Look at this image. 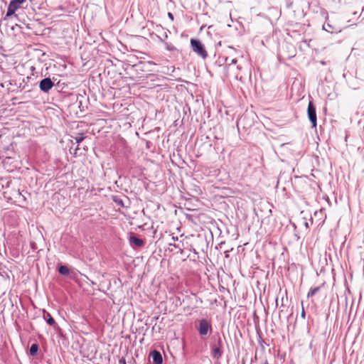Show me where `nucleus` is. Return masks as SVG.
<instances>
[{
  "label": "nucleus",
  "mask_w": 364,
  "mask_h": 364,
  "mask_svg": "<svg viewBox=\"0 0 364 364\" xmlns=\"http://www.w3.org/2000/svg\"><path fill=\"white\" fill-rule=\"evenodd\" d=\"M190 43L191 49L198 56L202 58L204 60L208 58V52L206 51L204 45L200 40L191 38Z\"/></svg>",
  "instance_id": "nucleus-1"
},
{
  "label": "nucleus",
  "mask_w": 364,
  "mask_h": 364,
  "mask_svg": "<svg viewBox=\"0 0 364 364\" xmlns=\"http://www.w3.org/2000/svg\"><path fill=\"white\" fill-rule=\"evenodd\" d=\"M307 114L308 118L311 124L312 128H316L317 126V117L316 112V107L313 102V101L310 100L309 102L308 108H307Z\"/></svg>",
  "instance_id": "nucleus-2"
},
{
  "label": "nucleus",
  "mask_w": 364,
  "mask_h": 364,
  "mask_svg": "<svg viewBox=\"0 0 364 364\" xmlns=\"http://www.w3.org/2000/svg\"><path fill=\"white\" fill-rule=\"evenodd\" d=\"M26 0H11L9 4L5 18L15 14Z\"/></svg>",
  "instance_id": "nucleus-3"
},
{
  "label": "nucleus",
  "mask_w": 364,
  "mask_h": 364,
  "mask_svg": "<svg viewBox=\"0 0 364 364\" xmlns=\"http://www.w3.org/2000/svg\"><path fill=\"white\" fill-rule=\"evenodd\" d=\"M53 86L54 82L50 77H45L39 82V88L42 92L45 93H48V92L53 87Z\"/></svg>",
  "instance_id": "nucleus-4"
},
{
  "label": "nucleus",
  "mask_w": 364,
  "mask_h": 364,
  "mask_svg": "<svg viewBox=\"0 0 364 364\" xmlns=\"http://www.w3.org/2000/svg\"><path fill=\"white\" fill-rule=\"evenodd\" d=\"M318 220L316 221V223L318 226L323 224L325 219L326 218V215L324 214L322 209H321L319 211H316L314 214V217L311 218V223H314V219L317 218Z\"/></svg>",
  "instance_id": "nucleus-5"
},
{
  "label": "nucleus",
  "mask_w": 364,
  "mask_h": 364,
  "mask_svg": "<svg viewBox=\"0 0 364 364\" xmlns=\"http://www.w3.org/2000/svg\"><path fill=\"white\" fill-rule=\"evenodd\" d=\"M210 328V324L206 319L200 320L198 331L201 336L207 335Z\"/></svg>",
  "instance_id": "nucleus-6"
},
{
  "label": "nucleus",
  "mask_w": 364,
  "mask_h": 364,
  "mask_svg": "<svg viewBox=\"0 0 364 364\" xmlns=\"http://www.w3.org/2000/svg\"><path fill=\"white\" fill-rule=\"evenodd\" d=\"M129 242L130 245L132 247H141L144 244L143 240L136 237L133 233H131V235L129 237Z\"/></svg>",
  "instance_id": "nucleus-7"
},
{
  "label": "nucleus",
  "mask_w": 364,
  "mask_h": 364,
  "mask_svg": "<svg viewBox=\"0 0 364 364\" xmlns=\"http://www.w3.org/2000/svg\"><path fill=\"white\" fill-rule=\"evenodd\" d=\"M323 29L331 33H337L341 31L339 27L331 24L329 22H326L323 25Z\"/></svg>",
  "instance_id": "nucleus-8"
},
{
  "label": "nucleus",
  "mask_w": 364,
  "mask_h": 364,
  "mask_svg": "<svg viewBox=\"0 0 364 364\" xmlns=\"http://www.w3.org/2000/svg\"><path fill=\"white\" fill-rule=\"evenodd\" d=\"M11 183V177L0 178V188L1 189L9 188Z\"/></svg>",
  "instance_id": "nucleus-9"
},
{
  "label": "nucleus",
  "mask_w": 364,
  "mask_h": 364,
  "mask_svg": "<svg viewBox=\"0 0 364 364\" xmlns=\"http://www.w3.org/2000/svg\"><path fill=\"white\" fill-rule=\"evenodd\" d=\"M153 361L155 364H161L163 362L162 356L159 351L154 350L152 353Z\"/></svg>",
  "instance_id": "nucleus-10"
},
{
  "label": "nucleus",
  "mask_w": 364,
  "mask_h": 364,
  "mask_svg": "<svg viewBox=\"0 0 364 364\" xmlns=\"http://www.w3.org/2000/svg\"><path fill=\"white\" fill-rule=\"evenodd\" d=\"M43 318L46 320V322L50 326H54L55 324V321L54 318L50 316V314L48 312H46V311H43Z\"/></svg>",
  "instance_id": "nucleus-11"
},
{
  "label": "nucleus",
  "mask_w": 364,
  "mask_h": 364,
  "mask_svg": "<svg viewBox=\"0 0 364 364\" xmlns=\"http://www.w3.org/2000/svg\"><path fill=\"white\" fill-rule=\"evenodd\" d=\"M60 274L68 276L70 274V269L66 266H60L58 269Z\"/></svg>",
  "instance_id": "nucleus-12"
},
{
  "label": "nucleus",
  "mask_w": 364,
  "mask_h": 364,
  "mask_svg": "<svg viewBox=\"0 0 364 364\" xmlns=\"http://www.w3.org/2000/svg\"><path fill=\"white\" fill-rule=\"evenodd\" d=\"M112 200L119 206L124 207V203L122 198L117 196H112Z\"/></svg>",
  "instance_id": "nucleus-13"
},
{
  "label": "nucleus",
  "mask_w": 364,
  "mask_h": 364,
  "mask_svg": "<svg viewBox=\"0 0 364 364\" xmlns=\"http://www.w3.org/2000/svg\"><path fill=\"white\" fill-rule=\"evenodd\" d=\"M213 357L216 358L217 359L220 358L221 355H222V352H221L220 348L216 347V348H213Z\"/></svg>",
  "instance_id": "nucleus-14"
},
{
  "label": "nucleus",
  "mask_w": 364,
  "mask_h": 364,
  "mask_svg": "<svg viewBox=\"0 0 364 364\" xmlns=\"http://www.w3.org/2000/svg\"><path fill=\"white\" fill-rule=\"evenodd\" d=\"M38 344H36V343L32 344L31 348H30V354L31 355H36V353L38 352Z\"/></svg>",
  "instance_id": "nucleus-15"
},
{
  "label": "nucleus",
  "mask_w": 364,
  "mask_h": 364,
  "mask_svg": "<svg viewBox=\"0 0 364 364\" xmlns=\"http://www.w3.org/2000/svg\"><path fill=\"white\" fill-rule=\"evenodd\" d=\"M85 139V136L82 133H79L78 136L75 137V140L76 143L77 144V146H79L80 143L82 142ZM78 149V146H77L76 149Z\"/></svg>",
  "instance_id": "nucleus-16"
},
{
  "label": "nucleus",
  "mask_w": 364,
  "mask_h": 364,
  "mask_svg": "<svg viewBox=\"0 0 364 364\" xmlns=\"http://www.w3.org/2000/svg\"><path fill=\"white\" fill-rule=\"evenodd\" d=\"M319 289H320L319 287L311 289L309 290V291L308 292L307 296L308 297L314 296L319 291Z\"/></svg>",
  "instance_id": "nucleus-17"
},
{
  "label": "nucleus",
  "mask_w": 364,
  "mask_h": 364,
  "mask_svg": "<svg viewBox=\"0 0 364 364\" xmlns=\"http://www.w3.org/2000/svg\"><path fill=\"white\" fill-rule=\"evenodd\" d=\"M165 46H166V50H168L169 51L176 50V48L171 43L165 42Z\"/></svg>",
  "instance_id": "nucleus-18"
},
{
  "label": "nucleus",
  "mask_w": 364,
  "mask_h": 364,
  "mask_svg": "<svg viewBox=\"0 0 364 364\" xmlns=\"http://www.w3.org/2000/svg\"><path fill=\"white\" fill-rule=\"evenodd\" d=\"M159 39L161 41V42H164L166 39H167L168 38V34L166 33V32L164 33V36H163V38L161 37H159L158 36Z\"/></svg>",
  "instance_id": "nucleus-19"
},
{
  "label": "nucleus",
  "mask_w": 364,
  "mask_h": 364,
  "mask_svg": "<svg viewBox=\"0 0 364 364\" xmlns=\"http://www.w3.org/2000/svg\"><path fill=\"white\" fill-rule=\"evenodd\" d=\"M168 18L173 21L174 20V16H173V14L171 12H168Z\"/></svg>",
  "instance_id": "nucleus-20"
},
{
  "label": "nucleus",
  "mask_w": 364,
  "mask_h": 364,
  "mask_svg": "<svg viewBox=\"0 0 364 364\" xmlns=\"http://www.w3.org/2000/svg\"><path fill=\"white\" fill-rule=\"evenodd\" d=\"M16 196H21V193L19 190H15L14 193V196L16 197Z\"/></svg>",
  "instance_id": "nucleus-21"
},
{
  "label": "nucleus",
  "mask_w": 364,
  "mask_h": 364,
  "mask_svg": "<svg viewBox=\"0 0 364 364\" xmlns=\"http://www.w3.org/2000/svg\"><path fill=\"white\" fill-rule=\"evenodd\" d=\"M301 305L303 306V303H302V302H301ZM301 316H302L303 318H304V317H305V311H304V307H303V306H302V311H301Z\"/></svg>",
  "instance_id": "nucleus-22"
},
{
  "label": "nucleus",
  "mask_w": 364,
  "mask_h": 364,
  "mask_svg": "<svg viewBox=\"0 0 364 364\" xmlns=\"http://www.w3.org/2000/svg\"><path fill=\"white\" fill-rule=\"evenodd\" d=\"M237 62V59L234 58L230 60V63L235 64Z\"/></svg>",
  "instance_id": "nucleus-23"
},
{
  "label": "nucleus",
  "mask_w": 364,
  "mask_h": 364,
  "mask_svg": "<svg viewBox=\"0 0 364 364\" xmlns=\"http://www.w3.org/2000/svg\"><path fill=\"white\" fill-rule=\"evenodd\" d=\"M223 245H225V242H220V243L218 244V245L220 246V248H222V247H223L222 246H223Z\"/></svg>",
  "instance_id": "nucleus-24"
},
{
  "label": "nucleus",
  "mask_w": 364,
  "mask_h": 364,
  "mask_svg": "<svg viewBox=\"0 0 364 364\" xmlns=\"http://www.w3.org/2000/svg\"><path fill=\"white\" fill-rule=\"evenodd\" d=\"M332 245H333V248L335 250H336L338 249V247H336V246L335 245L334 242H333Z\"/></svg>",
  "instance_id": "nucleus-25"
},
{
  "label": "nucleus",
  "mask_w": 364,
  "mask_h": 364,
  "mask_svg": "<svg viewBox=\"0 0 364 364\" xmlns=\"http://www.w3.org/2000/svg\"><path fill=\"white\" fill-rule=\"evenodd\" d=\"M228 62H230V60H228V58H225V63L227 65H230V63H228Z\"/></svg>",
  "instance_id": "nucleus-26"
},
{
  "label": "nucleus",
  "mask_w": 364,
  "mask_h": 364,
  "mask_svg": "<svg viewBox=\"0 0 364 364\" xmlns=\"http://www.w3.org/2000/svg\"><path fill=\"white\" fill-rule=\"evenodd\" d=\"M228 62H230V60H228V58H225V63L227 65H230V63H228Z\"/></svg>",
  "instance_id": "nucleus-27"
},
{
  "label": "nucleus",
  "mask_w": 364,
  "mask_h": 364,
  "mask_svg": "<svg viewBox=\"0 0 364 364\" xmlns=\"http://www.w3.org/2000/svg\"><path fill=\"white\" fill-rule=\"evenodd\" d=\"M31 247H32V249L36 248V247H35V245H34V243H33V242L31 243Z\"/></svg>",
  "instance_id": "nucleus-28"
},
{
  "label": "nucleus",
  "mask_w": 364,
  "mask_h": 364,
  "mask_svg": "<svg viewBox=\"0 0 364 364\" xmlns=\"http://www.w3.org/2000/svg\"><path fill=\"white\" fill-rule=\"evenodd\" d=\"M174 247H175L176 248H178V249H179V250H182L179 247V246H178V245H174Z\"/></svg>",
  "instance_id": "nucleus-29"
},
{
  "label": "nucleus",
  "mask_w": 364,
  "mask_h": 364,
  "mask_svg": "<svg viewBox=\"0 0 364 364\" xmlns=\"http://www.w3.org/2000/svg\"><path fill=\"white\" fill-rule=\"evenodd\" d=\"M305 226H306V228H308V226H309L308 223H305Z\"/></svg>",
  "instance_id": "nucleus-30"
},
{
  "label": "nucleus",
  "mask_w": 364,
  "mask_h": 364,
  "mask_svg": "<svg viewBox=\"0 0 364 364\" xmlns=\"http://www.w3.org/2000/svg\"><path fill=\"white\" fill-rule=\"evenodd\" d=\"M6 193H7V192H4V196H5V197H6Z\"/></svg>",
  "instance_id": "nucleus-31"
},
{
  "label": "nucleus",
  "mask_w": 364,
  "mask_h": 364,
  "mask_svg": "<svg viewBox=\"0 0 364 364\" xmlns=\"http://www.w3.org/2000/svg\"><path fill=\"white\" fill-rule=\"evenodd\" d=\"M229 250L232 251L233 250V247H231Z\"/></svg>",
  "instance_id": "nucleus-32"
}]
</instances>
